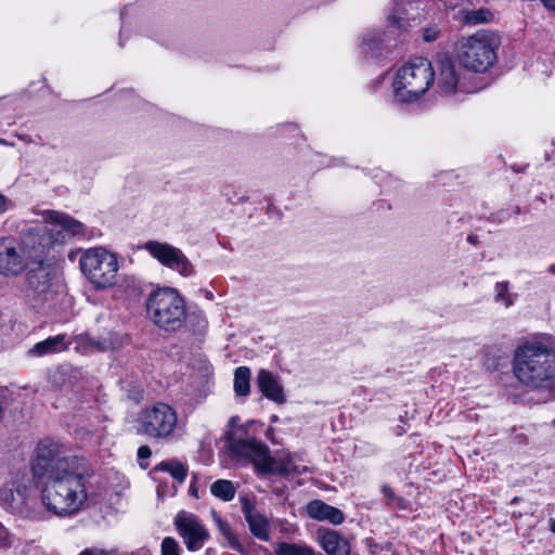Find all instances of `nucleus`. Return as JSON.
I'll list each match as a JSON object with an SVG mask.
<instances>
[{
    "label": "nucleus",
    "mask_w": 555,
    "mask_h": 555,
    "mask_svg": "<svg viewBox=\"0 0 555 555\" xmlns=\"http://www.w3.org/2000/svg\"><path fill=\"white\" fill-rule=\"evenodd\" d=\"M177 532L182 538L188 551L196 552L204 547L210 533L203 520L188 511H180L173 518Z\"/></svg>",
    "instance_id": "nucleus-11"
},
{
    "label": "nucleus",
    "mask_w": 555,
    "mask_h": 555,
    "mask_svg": "<svg viewBox=\"0 0 555 555\" xmlns=\"http://www.w3.org/2000/svg\"><path fill=\"white\" fill-rule=\"evenodd\" d=\"M152 455L151 448L149 446H141L138 449V457L139 460H147Z\"/></svg>",
    "instance_id": "nucleus-33"
},
{
    "label": "nucleus",
    "mask_w": 555,
    "mask_h": 555,
    "mask_svg": "<svg viewBox=\"0 0 555 555\" xmlns=\"http://www.w3.org/2000/svg\"><path fill=\"white\" fill-rule=\"evenodd\" d=\"M157 472H166L179 483H182L188 475V468L184 464L178 461L160 462L154 468Z\"/></svg>",
    "instance_id": "nucleus-21"
},
{
    "label": "nucleus",
    "mask_w": 555,
    "mask_h": 555,
    "mask_svg": "<svg viewBox=\"0 0 555 555\" xmlns=\"http://www.w3.org/2000/svg\"><path fill=\"white\" fill-rule=\"evenodd\" d=\"M492 14L489 10L480 9L475 11H468L465 15V21L468 24H480V23H487L491 20Z\"/></svg>",
    "instance_id": "nucleus-26"
},
{
    "label": "nucleus",
    "mask_w": 555,
    "mask_h": 555,
    "mask_svg": "<svg viewBox=\"0 0 555 555\" xmlns=\"http://www.w3.org/2000/svg\"><path fill=\"white\" fill-rule=\"evenodd\" d=\"M513 372L528 387L546 388L555 378V351L543 340H526L514 351Z\"/></svg>",
    "instance_id": "nucleus-3"
},
{
    "label": "nucleus",
    "mask_w": 555,
    "mask_h": 555,
    "mask_svg": "<svg viewBox=\"0 0 555 555\" xmlns=\"http://www.w3.org/2000/svg\"><path fill=\"white\" fill-rule=\"evenodd\" d=\"M437 34L438 33L434 29H425L424 35H423L424 40L428 41V42L434 41L437 38Z\"/></svg>",
    "instance_id": "nucleus-34"
},
{
    "label": "nucleus",
    "mask_w": 555,
    "mask_h": 555,
    "mask_svg": "<svg viewBox=\"0 0 555 555\" xmlns=\"http://www.w3.org/2000/svg\"><path fill=\"white\" fill-rule=\"evenodd\" d=\"M550 529H551V531H552L553 533H555V519H552V520L550 521Z\"/></svg>",
    "instance_id": "nucleus-36"
},
{
    "label": "nucleus",
    "mask_w": 555,
    "mask_h": 555,
    "mask_svg": "<svg viewBox=\"0 0 555 555\" xmlns=\"http://www.w3.org/2000/svg\"><path fill=\"white\" fill-rule=\"evenodd\" d=\"M215 521L217 524L220 534L228 541L229 545L233 550L242 552L243 546L230 524L227 520H223L222 518L219 517H216Z\"/></svg>",
    "instance_id": "nucleus-24"
},
{
    "label": "nucleus",
    "mask_w": 555,
    "mask_h": 555,
    "mask_svg": "<svg viewBox=\"0 0 555 555\" xmlns=\"http://www.w3.org/2000/svg\"><path fill=\"white\" fill-rule=\"evenodd\" d=\"M276 555H314L311 546L301 543L281 542L275 548Z\"/></svg>",
    "instance_id": "nucleus-23"
},
{
    "label": "nucleus",
    "mask_w": 555,
    "mask_h": 555,
    "mask_svg": "<svg viewBox=\"0 0 555 555\" xmlns=\"http://www.w3.org/2000/svg\"><path fill=\"white\" fill-rule=\"evenodd\" d=\"M383 495L387 499L388 505L397 504L399 507H402L403 500L398 498L395 491L388 485H383L380 488Z\"/></svg>",
    "instance_id": "nucleus-30"
},
{
    "label": "nucleus",
    "mask_w": 555,
    "mask_h": 555,
    "mask_svg": "<svg viewBox=\"0 0 555 555\" xmlns=\"http://www.w3.org/2000/svg\"><path fill=\"white\" fill-rule=\"evenodd\" d=\"M81 462L77 456H65L60 450V446L53 441H41L37 448V457L33 466L35 476L44 478L52 475L61 464L73 466Z\"/></svg>",
    "instance_id": "nucleus-13"
},
{
    "label": "nucleus",
    "mask_w": 555,
    "mask_h": 555,
    "mask_svg": "<svg viewBox=\"0 0 555 555\" xmlns=\"http://www.w3.org/2000/svg\"><path fill=\"white\" fill-rule=\"evenodd\" d=\"M144 249L163 266L178 272L181 276L189 278L195 273L194 266L185 254L173 245L158 241H149L144 244Z\"/></svg>",
    "instance_id": "nucleus-12"
},
{
    "label": "nucleus",
    "mask_w": 555,
    "mask_h": 555,
    "mask_svg": "<svg viewBox=\"0 0 555 555\" xmlns=\"http://www.w3.org/2000/svg\"><path fill=\"white\" fill-rule=\"evenodd\" d=\"M434 80L431 63L425 57H415L398 69L392 82L393 95L403 103L416 101Z\"/></svg>",
    "instance_id": "nucleus-7"
},
{
    "label": "nucleus",
    "mask_w": 555,
    "mask_h": 555,
    "mask_svg": "<svg viewBox=\"0 0 555 555\" xmlns=\"http://www.w3.org/2000/svg\"><path fill=\"white\" fill-rule=\"evenodd\" d=\"M181 429L177 411L165 402H156L138 415V433L157 441H175Z\"/></svg>",
    "instance_id": "nucleus-8"
},
{
    "label": "nucleus",
    "mask_w": 555,
    "mask_h": 555,
    "mask_svg": "<svg viewBox=\"0 0 555 555\" xmlns=\"http://www.w3.org/2000/svg\"><path fill=\"white\" fill-rule=\"evenodd\" d=\"M467 241H468L469 243H472V244H474V245H475V244L477 243V237H476V236H474V235H469V236L467 237Z\"/></svg>",
    "instance_id": "nucleus-35"
},
{
    "label": "nucleus",
    "mask_w": 555,
    "mask_h": 555,
    "mask_svg": "<svg viewBox=\"0 0 555 555\" xmlns=\"http://www.w3.org/2000/svg\"><path fill=\"white\" fill-rule=\"evenodd\" d=\"M24 272L25 305L38 314L60 317L66 304V286L31 227L18 236L0 237V275L16 278Z\"/></svg>",
    "instance_id": "nucleus-1"
},
{
    "label": "nucleus",
    "mask_w": 555,
    "mask_h": 555,
    "mask_svg": "<svg viewBox=\"0 0 555 555\" xmlns=\"http://www.w3.org/2000/svg\"><path fill=\"white\" fill-rule=\"evenodd\" d=\"M437 87L439 91L446 95L454 94L456 92H472L465 87L464 82H461L460 73L452 61L448 57L439 60Z\"/></svg>",
    "instance_id": "nucleus-14"
},
{
    "label": "nucleus",
    "mask_w": 555,
    "mask_h": 555,
    "mask_svg": "<svg viewBox=\"0 0 555 555\" xmlns=\"http://www.w3.org/2000/svg\"><path fill=\"white\" fill-rule=\"evenodd\" d=\"M79 266L83 275L98 289L111 287L116 282L119 269L117 257L103 247L86 249Z\"/></svg>",
    "instance_id": "nucleus-9"
},
{
    "label": "nucleus",
    "mask_w": 555,
    "mask_h": 555,
    "mask_svg": "<svg viewBox=\"0 0 555 555\" xmlns=\"http://www.w3.org/2000/svg\"><path fill=\"white\" fill-rule=\"evenodd\" d=\"M243 513L253 535L261 541H269V520L263 515L254 513L253 505L247 501L243 505Z\"/></svg>",
    "instance_id": "nucleus-18"
},
{
    "label": "nucleus",
    "mask_w": 555,
    "mask_h": 555,
    "mask_svg": "<svg viewBox=\"0 0 555 555\" xmlns=\"http://www.w3.org/2000/svg\"><path fill=\"white\" fill-rule=\"evenodd\" d=\"M228 441L233 456L250 460L260 465L264 472H274L281 475H300L307 472V467L298 463L297 454H286L278 461H273L268 446L257 439H243L237 436V433H231L228 436Z\"/></svg>",
    "instance_id": "nucleus-5"
},
{
    "label": "nucleus",
    "mask_w": 555,
    "mask_h": 555,
    "mask_svg": "<svg viewBox=\"0 0 555 555\" xmlns=\"http://www.w3.org/2000/svg\"><path fill=\"white\" fill-rule=\"evenodd\" d=\"M495 59L494 38L488 31H477L460 42L459 60L469 70L483 73Z\"/></svg>",
    "instance_id": "nucleus-10"
},
{
    "label": "nucleus",
    "mask_w": 555,
    "mask_h": 555,
    "mask_svg": "<svg viewBox=\"0 0 555 555\" xmlns=\"http://www.w3.org/2000/svg\"><path fill=\"white\" fill-rule=\"evenodd\" d=\"M389 22H390L391 24H398V25L400 26V20H399V18L390 17V18H389Z\"/></svg>",
    "instance_id": "nucleus-37"
},
{
    "label": "nucleus",
    "mask_w": 555,
    "mask_h": 555,
    "mask_svg": "<svg viewBox=\"0 0 555 555\" xmlns=\"http://www.w3.org/2000/svg\"><path fill=\"white\" fill-rule=\"evenodd\" d=\"M68 257H69V259H70V260H73V259H74V257H75V253H74V251H72V253L69 254V256H68Z\"/></svg>",
    "instance_id": "nucleus-39"
},
{
    "label": "nucleus",
    "mask_w": 555,
    "mask_h": 555,
    "mask_svg": "<svg viewBox=\"0 0 555 555\" xmlns=\"http://www.w3.org/2000/svg\"><path fill=\"white\" fill-rule=\"evenodd\" d=\"M210 492L214 496L229 502L234 499L236 489L231 480L218 479L210 486Z\"/></svg>",
    "instance_id": "nucleus-22"
},
{
    "label": "nucleus",
    "mask_w": 555,
    "mask_h": 555,
    "mask_svg": "<svg viewBox=\"0 0 555 555\" xmlns=\"http://www.w3.org/2000/svg\"><path fill=\"white\" fill-rule=\"evenodd\" d=\"M250 370L238 366L234 372V391L237 396L246 397L250 390Z\"/></svg>",
    "instance_id": "nucleus-20"
},
{
    "label": "nucleus",
    "mask_w": 555,
    "mask_h": 555,
    "mask_svg": "<svg viewBox=\"0 0 555 555\" xmlns=\"http://www.w3.org/2000/svg\"><path fill=\"white\" fill-rule=\"evenodd\" d=\"M14 207V202L0 193V215L5 214Z\"/></svg>",
    "instance_id": "nucleus-31"
},
{
    "label": "nucleus",
    "mask_w": 555,
    "mask_h": 555,
    "mask_svg": "<svg viewBox=\"0 0 555 555\" xmlns=\"http://www.w3.org/2000/svg\"><path fill=\"white\" fill-rule=\"evenodd\" d=\"M307 513L310 518L320 521H330L333 525H340L345 520L344 513L321 500H313L307 505Z\"/></svg>",
    "instance_id": "nucleus-16"
},
{
    "label": "nucleus",
    "mask_w": 555,
    "mask_h": 555,
    "mask_svg": "<svg viewBox=\"0 0 555 555\" xmlns=\"http://www.w3.org/2000/svg\"><path fill=\"white\" fill-rule=\"evenodd\" d=\"M42 216L46 223L52 225V228L47 225L31 228L40 237L46 257H53V267L56 268L57 261L62 258L61 251L57 248L74 237L88 238L90 234L82 222L67 214L46 210L42 212Z\"/></svg>",
    "instance_id": "nucleus-4"
},
{
    "label": "nucleus",
    "mask_w": 555,
    "mask_h": 555,
    "mask_svg": "<svg viewBox=\"0 0 555 555\" xmlns=\"http://www.w3.org/2000/svg\"><path fill=\"white\" fill-rule=\"evenodd\" d=\"M495 301L502 302L505 307H511L514 304L513 295L508 292V282L495 284Z\"/></svg>",
    "instance_id": "nucleus-25"
},
{
    "label": "nucleus",
    "mask_w": 555,
    "mask_h": 555,
    "mask_svg": "<svg viewBox=\"0 0 555 555\" xmlns=\"http://www.w3.org/2000/svg\"><path fill=\"white\" fill-rule=\"evenodd\" d=\"M69 341L65 334L50 336L47 339L37 343L30 350L29 354L42 357L47 354L57 353L68 348Z\"/></svg>",
    "instance_id": "nucleus-19"
},
{
    "label": "nucleus",
    "mask_w": 555,
    "mask_h": 555,
    "mask_svg": "<svg viewBox=\"0 0 555 555\" xmlns=\"http://www.w3.org/2000/svg\"><path fill=\"white\" fill-rule=\"evenodd\" d=\"M519 502V498L515 496L512 501H511V504L514 505L516 503Z\"/></svg>",
    "instance_id": "nucleus-38"
},
{
    "label": "nucleus",
    "mask_w": 555,
    "mask_h": 555,
    "mask_svg": "<svg viewBox=\"0 0 555 555\" xmlns=\"http://www.w3.org/2000/svg\"><path fill=\"white\" fill-rule=\"evenodd\" d=\"M147 319L166 332L180 330L186 321V305L180 293L172 287H159L145 302Z\"/></svg>",
    "instance_id": "nucleus-6"
},
{
    "label": "nucleus",
    "mask_w": 555,
    "mask_h": 555,
    "mask_svg": "<svg viewBox=\"0 0 555 555\" xmlns=\"http://www.w3.org/2000/svg\"><path fill=\"white\" fill-rule=\"evenodd\" d=\"M382 40L373 34H367L362 40V51L365 54L376 55Z\"/></svg>",
    "instance_id": "nucleus-27"
},
{
    "label": "nucleus",
    "mask_w": 555,
    "mask_h": 555,
    "mask_svg": "<svg viewBox=\"0 0 555 555\" xmlns=\"http://www.w3.org/2000/svg\"><path fill=\"white\" fill-rule=\"evenodd\" d=\"M238 421H240V417L237 415H234L229 420L228 426L231 428V430H229L227 433V437L231 433H237V436L243 439H254L253 437L247 436V425L237 426ZM227 444L229 446L228 440H227Z\"/></svg>",
    "instance_id": "nucleus-29"
},
{
    "label": "nucleus",
    "mask_w": 555,
    "mask_h": 555,
    "mask_svg": "<svg viewBox=\"0 0 555 555\" xmlns=\"http://www.w3.org/2000/svg\"><path fill=\"white\" fill-rule=\"evenodd\" d=\"M43 479L41 500L49 512L70 517L83 509L88 502V477L82 461L73 466L61 464Z\"/></svg>",
    "instance_id": "nucleus-2"
},
{
    "label": "nucleus",
    "mask_w": 555,
    "mask_h": 555,
    "mask_svg": "<svg viewBox=\"0 0 555 555\" xmlns=\"http://www.w3.org/2000/svg\"><path fill=\"white\" fill-rule=\"evenodd\" d=\"M256 382L259 390L267 399L279 404L286 401L283 386L276 374L262 369L258 372Z\"/></svg>",
    "instance_id": "nucleus-15"
},
{
    "label": "nucleus",
    "mask_w": 555,
    "mask_h": 555,
    "mask_svg": "<svg viewBox=\"0 0 555 555\" xmlns=\"http://www.w3.org/2000/svg\"><path fill=\"white\" fill-rule=\"evenodd\" d=\"M162 555H181V547L172 537H166L160 544Z\"/></svg>",
    "instance_id": "nucleus-28"
},
{
    "label": "nucleus",
    "mask_w": 555,
    "mask_h": 555,
    "mask_svg": "<svg viewBox=\"0 0 555 555\" xmlns=\"http://www.w3.org/2000/svg\"><path fill=\"white\" fill-rule=\"evenodd\" d=\"M318 540L322 548L328 555H349L350 545L349 542L343 538L337 531L326 530L318 531Z\"/></svg>",
    "instance_id": "nucleus-17"
},
{
    "label": "nucleus",
    "mask_w": 555,
    "mask_h": 555,
    "mask_svg": "<svg viewBox=\"0 0 555 555\" xmlns=\"http://www.w3.org/2000/svg\"><path fill=\"white\" fill-rule=\"evenodd\" d=\"M80 555H115V553L103 548L92 547L83 550Z\"/></svg>",
    "instance_id": "nucleus-32"
}]
</instances>
